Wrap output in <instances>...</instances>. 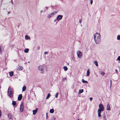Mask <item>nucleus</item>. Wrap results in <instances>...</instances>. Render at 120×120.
<instances>
[{"label":"nucleus","instance_id":"nucleus-1","mask_svg":"<svg viewBox=\"0 0 120 120\" xmlns=\"http://www.w3.org/2000/svg\"><path fill=\"white\" fill-rule=\"evenodd\" d=\"M94 40L96 44L99 43L101 41V36L100 34L98 33H95L94 36Z\"/></svg>","mask_w":120,"mask_h":120},{"label":"nucleus","instance_id":"nucleus-2","mask_svg":"<svg viewBox=\"0 0 120 120\" xmlns=\"http://www.w3.org/2000/svg\"><path fill=\"white\" fill-rule=\"evenodd\" d=\"M99 109L98 110H100V111H103L104 110V108L103 105L101 104H100L99 105Z\"/></svg>","mask_w":120,"mask_h":120},{"label":"nucleus","instance_id":"nucleus-3","mask_svg":"<svg viewBox=\"0 0 120 120\" xmlns=\"http://www.w3.org/2000/svg\"><path fill=\"white\" fill-rule=\"evenodd\" d=\"M76 53L78 57L79 58H81L82 56V53L79 51H77Z\"/></svg>","mask_w":120,"mask_h":120},{"label":"nucleus","instance_id":"nucleus-4","mask_svg":"<svg viewBox=\"0 0 120 120\" xmlns=\"http://www.w3.org/2000/svg\"><path fill=\"white\" fill-rule=\"evenodd\" d=\"M57 12L56 11H54L51 13L49 14L48 15L47 17L49 18L51 17L52 16L54 15H55L57 13Z\"/></svg>","mask_w":120,"mask_h":120},{"label":"nucleus","instance_id":"nucleus-5","mask_svg":"<svg viewBox=\"0 0 120 120\" xmlns=\"http://www.w3.org/2000/svg\"><path fill=\"white\" fill-rule=\"evenodd\" d=\"M63 16L62 15H58L56 18V20L57 21H59L60 20L62 19V18Z\"/></svg>","mask_w":120,"mask_h":120},{"label":"nucleus","instance_id":"nucleus-6","mask_svg":"<svg viewBox=\"0 0 120 120\" xmlns=\"http://www.w3.org/2000/svg\"><path fill=\"white\" fill-rule=\"evenodd\" d=\"M38 68L39 71H43L44 70V66L42 65H40L38 66Z\"/></svg>","mask_w":120,"mask_h":120},{"label":"nucleus","instance_id":"nucleus-7","mask_svg":"<svg viewBox=\"0 0 120 120\" xmlns=\"http://www.w3.org/2000/svg\"><path fill=\"white\" fill-rule=\"evenodd\" d=\"M23 104L22 102L21 103L20 108V111L21 112H22L23 111Z\"/></svg>","mask_w":120,"mask_h":120},{"label":"nucleus","instance_id":"nucleus-8","mask_svg":"<svg viewBox=\"0 0 120 120\" xmlns=\"http://www.w3.org/2000/svg\"><path fill=\"white\" fill-rule=\"evenodd\" d=\"M13 89L11 87H9L8 90V92H13Z\"/></svg>","mask_w":120,"mask_h":120},{"label":"nucleus","instance_id":"nucleus-9","mask_svg":"<svg viewBox=\"0 0 120 120\" xmlns=\"http://www.w3.org/2000/svg\"><path fill=\"white\" fill-rule=\"evenodd\" d=\"M38 109V108H36L35 110H33V115H35L37 113Z\"/></svg>","mask_w":120,"mask_h":120},{"label":"nucleus","instance_id":"nucleus-10","mask_svg":"<svg viewBox=\"0 0 120 120\" xmlns=\"http://www.w3.org/2000/svg\"><path fill=\"white\" fill-rule=\"evenodd\" d=\"M13 92H8V94L10 97H11L13 96Z\"/></svg>","mask_w":120,"mask_h":120},{"label":"nucleus","instance_id":"nucleus-11","mask_svg":"<svg viewBox=\"0 0 120 120\" xmlns=\"http://www.w3.org/2000/svg\"><path fill=\"white\" fill-rule=\"evenodd\" d=\"M22 98V94H19L18 97V100L20 101Z\"/></svg>","mask_w":120,"mask_h":120},{"label":"nucleus","instance_id":"nucleus-12","mask_svg":"<svg viewBox=\"0 0 120 120\" xmlns=\"http://www.w3.org/2000/svg\"><path fill=\"white\" fill-rule=\"evenodd\" d=\"M107 109L108 110H110L111 109L110 107V105L109 104H107Z\"/></svg>","mask_w":120,"mask_h":120},{"label":"nucleus","instance_id":"nucleus-13","mask_svg":"<svg viewBox=\"0 0 120 120\" xmlns=\"http://www.w3.org/2000/svg\"><path fill=\"white\" fill-rule=\"evenodd\" d=\"M25 39L26 40L28 39L30 40V38L29 37L28 35H26L25 36Z\"/></svg>","mask_w":120,"mask_h":120},{"label":"nucleus","instance_id":"nucleus-14","mask_svg":"<svg viewBox=\"0 0 120 120\" xmlns=\"http://www.w3.org/2000/svg\"><path fill=\"white\" fill-rule=\"evenodd\" d=\"M101 111H100V110H98V116L99 117H100L101 116Z\"/></svg>","mask_w":120,"mask_h":120},{"label":"nucleus","instance_id":"nucleus-15","mask_svg":"<svg viewBox=\"0 0 120 120\" xmlns=\"http://www.w3.org/2000/svg\"><path fill=\"white\" fill-rule=\"evenodd\" d=\"M90 74V72L89 71V69H88L86 73V75L87 76H89Z\"/></svg>","mask_w":120,"mask_h":120},{"label":"nucleus","instance_id":"nucleus-16","mask_svg":"<svg viewBox=\"0 0 120 120\" xmlns=\"http://www.w3.org/2000/svg\"><path fill=\"white\" fill-rule=\"evenodd\" d=\"M82 82L84 83H88V82L86 81L84 79H82Z\"/></svg>","mask_w":120,"mask_h":120},{"label":"nucleus","instance_id":"nucleus-17","mask_svg":"<svg viewBox=\"0 0 120 120\" xmlns=\"http://www.w3.org/2000/svg\"><path fill=\"white\" fill-rule=\"evenodd\" d=\"M16 104V102L14 101H13L12 104L13 106H15Z\"/></svg>","mask_w":120,"mask_h":120},{"label":"nucleus","instance_id":"nucleus-18","mask_svg":"<svg viewBox=\"0 0 120 120\" xmlns=\"http://www.w3.org/2000/svg\"><path fill=\"white\" fill-rule=\"evenodd\" d=\"M23 69V67L21 66H19L18 67V69L19 70H22Z\"/></svg>","mask_w":120,"mask_h":120},{"label":"nucleus","instance_id":"nucleus-19","mask_svg":"<svg viewBox=\"0 0 120 120\" xmlns=\"http://www.w3.org/2000/svg\"><path fill=\"white\" fill-rule=\"evenodd\" d=\"M9 73L10 76L11 77L13 75V71L9 72Z\"/></svg>","mask_w":120,"mask_h":120},{"label":"nucleus","instance_id":"nucleus-20","mask_svg":"<svg viewBox=\"0 0 120 120\" xmlns=\"http://www.w3.org/2000/svg\"><path fill=\"white\" fill-rule=\"evenodd\" d=\"M26 87L25 86H24L22 88V91H25L26 89Z\"/></svg>","mask_w":120,"mask_h":120},{"label":"nucleus","instance_id":"nucleus-21","mask_svg":"<svg viewBox=\"0 0 120 120\" xmlns=\"http://www.w3.org/2000/svg\"><path fill=\"white\" fill-rule=\"evenodd\" d=\"M54 111L53 109H50L49 112L51 113H53L54 112Z\"/></svg>","mask_w":120,"mask_h":120},{"label":"nucleus","instance_id":"nucleus-22","mask_svg":"<svg viewBox=\"0 0 120 120\" xmlns=\"http://www.w3.org/2000/svg\"><path fill=\"white\" fill-rule=\"evenodd\" d=\"M29 51V49H25L24 50V52L25 53H27Z\"/></svg>","mask_w":120,"mask_h":120},{"label":"nucleus","instance_id":"nucleus-23","mask_svg":"<svg viewBox=\"0 0 120 120\" xmlns=\"http://www.w3.org/2000/svg\"><path fill=\"white\" fill-rule=\"evenodd\" d=\"M94 63L97 66H98V62L96 61H94Z\"/></svg>","mask_w":120,"mask_h":120},{"label":"nucleus","instance_id":"nucleus-24","mask_svg":"<svg viewBox=\"0 0 120 120\" xmlns=\"http://www.w3.org/2000/svg\"><path fill=\"white\" fill-rule=\"evenodd\" d=\"M50 93H48L46 98V99H48L50 97Z\"/></svg>","mask_w":120,"mask_h":120},{"label":"nucleus","instance_id":"nucleus-25","mask_svg":"<svg viewBox=\"0 0 120 120\" xmlns=\"http://www.w3.org/2000/svg\"><path fill=\"white\" fill-rule=\"evenodd\" d=\"M100 73L102 75H104L105 74V73L103 72L102 71H100Z\"/></svg>","mask_w":120,"mask_h":120},{"label":"nucleus","instance_id":"nucleus-26","mask_svg":"<svg viewBox=\"0 0 120 120\" xmlns=\"http://www.w3.org/2000/svg\"><path fill=\"white\" fill-rule=\"evenodd\" d=\"M83 91V89L80 90H79V93H82Z\"/></svg>","mask_w":120,"mask_h":120},{"label":"nucleus","instance_id":"nucleus-27","mask_svg":"<svg viewBox=\"0 0 120 120\" xmlns=\"http://www.w3.org/2000/svg\"><path fill=\"white\" fill-rule=\"evenodd\" d=\"M64 70L65 71H67L68 69V68L66 67L65 66L64 67Z\"/></svg>","mask_w":120,"mask_h":120},{"label":"nucleus","instance_id":"nucleus-28","mask_svg":"<svg viewBox=\"0 0 120 120\" xmlns=\"http://www.w3.org/2000/svg\"><path fill=\"white\" fill-rule=\"evenodd\" d=\"M117 40H120V35H118L117 37Z\"/></svg>","mask_w":120,"mask_h":120},{"label":"nucleus","instance_id":"nucleus-29","mask_svg":"<svg viewBox=\"0 0 120 120\" xmlns=\"http://www.w3.org/2000/svg\"><path fill=\"white\" fill-rule=\"evenodd\" d=\"M103 118L104 120H107L106 118V116L105 115H104L103 116Z\"/></svg>","mask_w":120,"mask_h":120},{"label":"nucleus","instance_id":"nucleus-30","mask_svg":"<svg viewBox=\"0 0 120 120\" xmlns=\"http://www.w3.org/2000/svg\"><path fill=\"white\" fill-rule=\"evenodd\" d=\"M66 80V78H62V80L63 81H65Z\"/></svg>","mask_w":120,"mask_h":120},{"label":"nucleus","instance_id":"nucleus-31","mask_svg":"<svg viewBox=\"0 0 120 120\" xmlns=\"http://www.w3.org/2000/svg\"><path fill=\"white\" fill-rule=\"evenodd\" d=\"M58 93H56L55 95V97L56 98H57V97L58 96Z\"/></svg>","mask_w":120,"mask_h":120},{"label":"nucleus","instance_id":"nucleus-32","mask_svg":"<svg viewBox=\"0 0 120 120\" xmlns=\"http://www.w3.org/2000/svg\"><path fill=\"white\" fill-rule=\"evenodd\" d=\"M117 60L120 61V56H119L117 58Z\"/></svg>","mask_w":120,"mask_h":120},{"label":"nucleus","instance_id":"nucleus-33","mask_svg":"<svg viewBox=\"0 0 120 120\" xmlns=\"http://www.w3.org/2000/svg\"><path fill=\"white\" fill-rule=\"evenodd\" d=\"M93 2V0H90V3L91 5L92 4Z\"/></svg>","mask_w":120,"mask_h":120},{"label":"nucleus","instance_id":"nucleus-34","mask_svg":"<svg viewBox=\"0 0 120 120\" xmlns=\"http://www.w3.org/2000/svg\"><path fill=\"white\" fill-rule=\"evenodd\" d=\"M112 83V81L111 80H110V87H111V86Z\"/></svg>","mask_w":120,"mask_h":120},{"label":"nucleus","instance_id":"nucleus-35","mask_svg":"<svg viewBox=\"0 0 120 120\" xmlns=\"http://www.w3.org/2000/svg\"><path fill=\"white\" fill-rule=\"evenodd\" d=\"M8 116L9 119H10L11 118V116L10 115H8Z\"/></svg>","mask_w":120,"mask_h":120},{"label":"nucleus","instance_id":"nucleus-36","mask_svg":"<svg viewBox=\"0 0 120 120\" xmlns=\"http://www.w3.org/2000/svg\"><path fill=\"white\" fill-rule=\"evenodd\" d=\"M48 52H44V54H48Z\"/></svg>","mask_w":120,"mask_h":120},{"label":"nucleus","instance_id":"nucleus-37","mask_svg":"<svg viewBox=\"0 0 120 120\" xmlns=\"http://www.w3.org/2000/svg\"><path fill=\"white\" fill-rule=\"evenodd\" d=\"M82 22V20L81 19H80L79 20V22L80 23H81Z\"/></svg>","mask_w":120,"mask_h":120},{"label":"nucleus","instance_id":"nucleus-38","mask_svg":"<svg viewBox=\"0 0 120 120\" xmlns=\"http://www.w3.org/2000/svg\"><path fill=\"white\" fill-rule=\"evenodd\" d=\"M92 99H93V98H90V100L91 101H92Z\"/></svg>","mask_w":120,"mask_h":120},{"label":"nucleus","instance_id":"nucleus-39","mask_svg":"<svg viewBox=\"0 0 120 120\" xmlns=\"http://www.w3.org/2000/svg\"><path fill=\"white\" fill-rule=\"evenodd\" d=\"M54 22H56V23H57V22H56V20H54Z\"/></svg>","mask_w":120,"mask_h":120},{"label":"nucleus","instance_id":"nucleus-40","mask_svg":"<svg viewBox=\"0 0 120 120\" xmlns=\"http://www.w3.org/2000/svg\"><path fill=\"white\" fill-rule=\"evenodd\" d=\"M115 71L116 72H117L118 71H117V69H116L115 70Z\"/></svg>","mask_w":120,"mask_h":120},{"label":"nucleus","instance_id":"nucleus-41","mask_svg":"<svg viewBox=\"0 0 120 120\" xmlns=\"http://www.w3.org/2000/svg\"><path fill=\"white\" fill-rule=\"evenodd\" d=\"M13 45H11L10 46V47H12L13 46Z\"/></svg>","mask_w":120,"mask_h":120},{"label":"nucleus","instance_id":"nucleus-42","mask_svg":"<svg viewBox=\"0 0 120 120\" xmlns=\"http://www.w3.org/2000/svg\"><path fill=\"white\" fill-rule=\"evenodd\" d=\"M43 11V10H41V11L40 13H42V12Z\"/></svg>","mask_w":120,"mask_h":120},{"label":"nucleus","instance_id":"nucleus-43","mask_svg":"<svg viewBox=\"0 0 120 120\" xmlns=\"http://www.w3.org/2000/svg\"><path fill=\"white\" fill-rule=\"evenodd\" d=\"M40 49V47H38V50H39Z\"/></svg>","mask_w":120,"mask_h":120},{"label":"nucleus","instance_id":"nucleus-44","mask_svg":"<svg viewBox=\"0 0 120 120\" xmlns=\"http://www.w3.org/2000/svg\"><path fill=\"white\" fill-rule=\"evenodd\" d=\"M45 8H46L47 9L48 8L47 7H45Z\"/></svg>","mask_w":120,"mask_h":120},{"label":"nucleus","instance_id":"nucleus-45","mask_svg":"<svg viewBox=\"0 0 120 120\" xmlns=\"http://www.w3.org/2000/svg\"><path fill=\"white\" fill-rule=\"evenodd\" d=\"M28 63H30V62H29V61H28Z\"/></svg>","mask_w":120,"mask_h":120},{"label":"nucleus","instance_id":"nucleus-46","mask_svg":"<svg viewBox=\"0 0 120 120\" xmlns=\"http://www.w3.org/2000/svg\"><path fill=\"white\" fill-rule=\"evenodd\" d=\"M67 64L68 65H69V64L68 63Z\"/></svg>","mask_w":120,"mask_h":120},{"label":"nucleus","instance_id":"nucleus-47","mask_svg":"<svg viewBox=\"0 0 120 120\" xmlns=\"http://www.w3.org/2000/svg\"><path fill=\"white\" fill-rule=\"evenodd\" d=\"M26 64V63H25V64Z\"/></svg>","mask_w":120,"mask_h":120},{"label":"nucleus","instance_id":"nucleus-48","mask_svg":"<svg viewBox=\"0 0 120 120\" xmlns=\"http://www.w3.org/2000/svg\"><path fill=\"white\" fill-rule=\"evenodd\" d=\"M8 14L9 13V12H8Z\"/></svg>","mask_w":120,"mask_h":120},{"label":"nucleus","instance_id":"nucleus-49","mask_svg":"<svg viewBox=\"0 0 120 120\" xmlns=\"http://www.w3.org/2000/svg\"><path fill=\"white\" fill-rule=\"evenodd\" d=\"M77 120H79V119H78Z\"/></svg>","mask_w":120,"mask_h":120}]
</instances>
